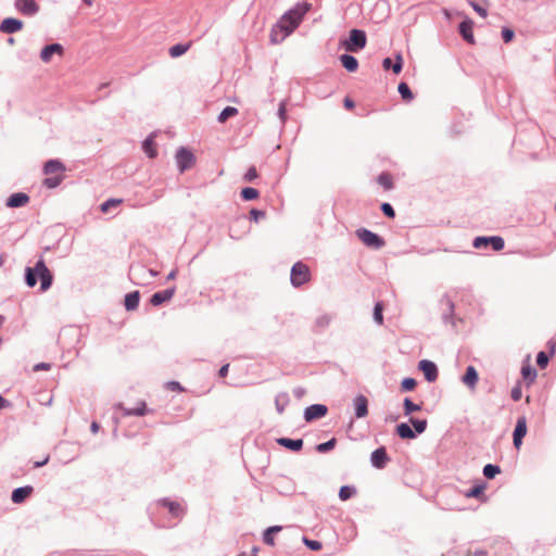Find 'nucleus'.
<instances>
[{"instance_id": "1", "label": "nucleus", "mask_w": 556, "mask_h": 556, "mask_svg": "<svg viewBox=\"0 0 556 556\" xmlns=\"http://www.w3.org/2000/svg\"><path fill=\"white\" fill-rule=\"evenodd\" d=\"M311 4L298 3L287 11L281 18L271 27L269 39L274 45L282 42L301 24L304 15L308 12Z\"/></svg>"}, {"instance_id": "2", "label": "nucleus", "mask_w": 556, "mask_h": 556, "mask_svg": "<svg viewBox=\"0 0 556 556\" xmlns=\"http://www.w3.org/2000/svg\"><path fill=\"white\" fill-rule=\"evenodd\" d=\"M37 277L40 279V291L46 292L52 285L53 276L43 258L38 260L34 268L26 267L25 269V282L29 288L36 286Z\"/></svg>"}, {"instance_id": "3", "label": "nucleus", "mask_w": 556, "mask_h": 556, "mask_svg": "<svg viewBox=\"0 0 556 556\" xmlns=\"http://www.w3.org/2000/svg\"><path fill=\"white\" fill-rule=\"evenodd\" d=\"M366 33L362 29L350 30L349 38L342 42L343 48L349 52H357L366 47Z\"/></svg>"}, {"instance_id": "4", "label": "nucleus", "mask_w": 556, "mask_h": 556, "mask_svg": "<svg viewBox=\"0 0 556 556\" xmlns=\"http://www.w3.org/2000/svg\"><path fill=\"white\" fill-rule=\"evenodd\" d=\"M309 268L302 262H296L291 268L290 280L294 287H301L309 280Z\"/></svg>"}, {"instance_id": "5", "label": "nucleus", "mask_w": 556, "mask_h": 556, "mask_svg": "<svg viewBox=\"0 0 556 556\" xmlns=\"http://www.w3.org/2000/svg\"><path fill=\"white\" fill-rule=\"evenodd\" d=\"M356 236L365 245L369 248L380 249L384 245V240L380 236L366 228L357 229Z\"/></svg>"}, {"instance_id": "6", "label": "nucleus", "mask_w": 556, "mask_h": 556, "mask_svg": "<svg viewBox=\"0 0 556 556\" xmlns=\"http://www.w3.org/2000/svg\"><path fill=\"white\" fill-rule=\"evenodd\" d=\"M473 248L482 249L491 245L494 251H501L504 249V239L500 236L492 237H476L472 242Z\"/></svg>"}, {"instance_id": "7", "label": "nucleus", "mask_w": 556, "mask_h": 556, "mask_svg": "<svg viewBox=\"0 0 556 556\" xmlns=\"http://www.w3.org/2000/svg\"><path fill=\"white\" fill-rule=\"evenodd\" d=\"M176 163L180 173L190 168L194 163V155L186 148H179L176 152Z\"/></svg>"}, {"instance_id": "8", "label": "nucleus", "mask_w": 556, "mask_h": 556, "mask_svg": "<svg viewBox=\"0 0 556 556\" xmlns=\"http://www.w3.org/2000/svg\"><path fill=\"white\" fill-rule=\"evenodd\" d=\"M328 407L324 404H313L305 408L304 419L309 422L314 419L321 418L327 415Z\"/></svg>"}, {"instance_id": "9", "label": "nucleus", "mask_w": 556, "mask_h": 556, "mask_svg": "<svg viewBox=\"0 0 556 556\" xmlns=\"http://www.w3.org/2000/svg\"><path fill=\"white\" fill-rule=\"evenodd\" d=\"M389 460L390 458L383 446L376 448L370 455V463L377 469H383Z\"/></svg>"}, {"instance_id": "10", "label": "nucleus", "mask_w": 556, "mask_h": 556, "mask_svg": "<svg viewBox=\"0 0 556 556\" xmlns=\"http://www.w3.org/2000/svg\"><path fill=\"white\" fill-rule=\"evenodd\" d=\"M527 434V419L526 417H519L516 422V427L513 433L514 446L519 448L522 444V439Z\"/></svg>"}, {"instance_id": "11", "label": "nucleus", "mask_w": 556, "mask_h": 556, "mask_svg": "<svg viewBox=\"0 0 556 556\" xmlns=\"http://www.w3.org/2000/svg\"><path fill=\"white\" fill-rule=\"evenodd\" d=\"M418 368L424 372L425 378L429 382H433L438 378L437 365L428 359H422L418 364Z\"/></svg>"}, {"instance_id": "12", "label": "nucleus", "mask_w": 556, "mask_h": 556, "mask_svg": "<svg viewBox=\"0 0 556 556\" xmlns=\"http://www.w3.org/2000/svg\"><path fill=\"white\" fill-rule=\"evenodd\" d=\"M14 7L25 15H35L39 11V5L35 0H15Z\"/></svg>"}, {"instance_id": "13", "label": "nucleus", "mask_w": 556, "mask_h": 556, "mask_svg": "<svg viewBox=\"0 0 556 556\" xmlns=\"http://www.w3.org/2000/svg\"><path fill=\"white\" fill-rule=\"evenodd\" d=\"M159 503L166 507L169 514L175 518H182L185 515V507L179 502L170 501L169 498H162Z\"/></svg>"}, {"instance_id": "14", "label": "nucleus", "mask_w": 556, "mask_h": 556, "mask_svg": "<svg viewBox=\"0 0 556 556\" xmlns=\"http://www.w3.org/2000/svg\"><path fill=\"white\" fill-rule=\"evenodd\" d=\"M23 28V22L14 18H4L0 24V31L3 34H14Z\"/></svg>"}, {"instance_id": "15", "label": "nucleus", "mask_w": 556, "mask_h": 556, "mask_svg": "<svg viewBox=\"0 0 556 556\" xmlns=\"http://www.w3.org/2000/svg\"><path fill=\"white\" fill-rule=\"evenodd\" d=\"M356 418H364L368 415V400L365 395L358 394L353 400Z\"/></svg>"}, {"instance_id": "16", "label": "nucleus", "mask_w": 556, "mask_h": 556, "mask_svg": "<svg viewBox=\"0 0 556 556\" xmlns=\"http://www.w3.org/2000/svg\"><path fill=\"white\" fill-rule=\"evenodd\" d=\"M28 203H29V197L26 193H24V192H16V193L11 194L8 198L5 205L8 207L15 208V207L25 206Z\"/></svg>"}, {"instance_id": "17", "label": "nucleus", "mask_w": 556, "mask_h": 556, "mask_svg": "<svg viewBox=\"0 0 556 556\" xmlns=\"http://www.w3.org/2000/svg\"><path fill=\"white\" fill-rule=\"evenodd\" d=\"M175 294V288H168L163 291L155 292L150 299V303L153 306H159L166 301H169Z\"/></svg>"}, {"instance_id": "18", "label": "nucleus", "mask_w": 556, "mask_h": 556, "mask_svg": "<svg viewBox=\"0 0 556 556\" xmlns=\"http://www.w3.org/2000/svg\"><path fill=\"white\" fill-rule=\"evenodd\" d=\"M65 172V165L59 160H49L45 163L43 173L46 175H53L59 173L62 175Z\"/></svg>"}, {"instance_id": "19", "label": "nucleus", "mask_w": 556, "mask_h": 556, "mask_svg": "<svg viewBox=\"0 0 556 556\" xmlns=\"http://www.w3.org/2000/svg\"><path fill=\"white\" fill-rule=\"evenodd\" d=\"M53 53L62 54L63 47L60 43H51V45L46 46L40 52V59L45 63H48V62H50Z\"/></svg>"}, {"instance_id": "20", "label": "nucleus", "mask_w": 556, "mask_h": 556, "mask_svg": "<svg viewBox=\"0 0 556 556\" xmlns=\"http://www.w3.org/2000/svg\"><path fill=\"white\" fill-rule=\"evenodd\" d=\"M478 372L473 366H468L466 368V372L462 378L464 384H466L470 389H475L478 382Z\"/></svg>"}, {"instance_id": "21", "label": "nucleus", "mask_w": 556, "mask_h": 556, "mask_svg": "<svg viewBox=\"0 0 556 556\" xmlns=\"http://www.w3.org/2000/svg\"><path fill=\"white\" fill-rule=\"evenodd\" d=\"M277 443H278V445L283 446L293 452H299L303 447L302 439L293 440V439H289V438H279V439H277Z\"/></svg>"}, {"instance_id": "22", "label": "nucleus", "mask_w": 556, "mask_h": 556, "mask_svg": "<svg viewBox=\"0 0 556 556\" xmlns=\"http://www.w3.org/2000/svg\"><path fill=\"white\" fill-rule=\"evenodd\" d=\"M31 493H33V486H30V485L21 486V488L15 489L12 492L11 500L13 503L20 504L26 497H28Z\"/></svg>"}, {"instance_id": "23", "label": "nucleus", "mask_w": 556, "mask_h": 556, "mask_svg": "<svg viewBox=\"0 0 556 556\" xmlns=\"http://www.w3.org/2000/svg\"><path fill=\"white\" fill-rule=\"evenodd\" d=\"M521 376L527 386L530 387L536 379L538 372L529 363L523 364L521 367Z\"/></svg>"}, {"instance_id": "24", "label": "nucleus", "mask_w": 556, "mask_h": 556, "mask_svg": "<svg viewBox=\"0 0 556 556\" xmlns=\"http://www.w3.org/2000/svg\"><path fill=\"white\" fill-rule=\"evenodd\" d=\"M140 301V293L139 291H132L125 295L124 305L127 311H135Z\"/></svg>"}, {"instance_id": "25", "label": "nucleus", "mask_w": 556, "mask_h": 556, "mask_svg": "<svg viewBox=\"0 0 556 556\" xmlns=\"http://www.w3.org/2000/svg\"><path fill=\"white\" fill-rule=\"evenodd\" d=\"M459 33L467 42H469V43L475 42L471 21L462 22L459 24Z\"/></svg>"}, {"instance_id": "26", "label": "nucleus", "mask_w": 556, "mask_h": 556, "mask_svg": "<svg viewBox=\"0 0 556 556\" xmlns=\"http://www.w3.org/2000/svg\"><path fill=\"white\" fill-rule=\"evenodd\" d=\"M340 62L342 64V66L348 71V72H355L358 67V61L356 60L355 56L351 55V54H342L340 56Z\"/></svg>"}, {"instance_id": "27", "label": "nucleus", "mask_w": 556, "mask_h": 556, "mask_svg": "<svg viewBox=\"0 0 556 556\" xmlns=\"http://www.w3.org/2000/svg\"><path fill=\"white\" fill-rule=\"evenodd\" d=\"M396 433L401 439L412 440L416 438L415 431L406 422L397 425Z\"/></svg>"}, {"instance_id": "28", "label": "nucleus", "mask_w": 556, "mask_h": 556, "mask_svg": "<svg viewBox=\"0 0 556 556\" xmlns=\"http://www.w3.org/2000/svg\"><path fill=\"white\" fill-rule=\"evenodd\" d=\"M290 397L287 392H280L275 397L276 409L279 414H282L286 407L289 405Z\"/></svg>"}, {"instance_id": "29", "label": "nucleus", "mask_w": 556, "mask_h": 556, "mask_svg": "<svg viewBox=\"0 0 556 556\" xmlns=\"http://www.w3.org/2000/svg\"><path fill=\"white\" fill-rule=\"evenodd\" d=\"M125 416H143L147 414V404L143 401L137 403L134 408H123Z\"/></svg>"}, {"instance_id": "30", "label": "nucleus", "mask_w": 556, "mask_h": 556, "mask_svg": "<svg viewBox=\"0 0 556 556\" xmlns=\"http://www.w3.org/2000/svg\"><path fill=\"white\" fill-rule=\"evenodd\" d=\"M191 47V42L188 43H177L169 48L168 53L170 58L176 59L185 54Z\"/></svg>"}, {"instance_id": "31", "label": "nucleus", "mask_w": 556, "mask_h": 556, "mask_svg": "<svg viewBox=\"0 0 556 556\" xmlns=\"http://www.w3.org/2000/svg\"><path fill=\"white\" fill-rule=\"evenodd\" d=\"M142 149L144 151V153L149 156V157H155L156 156V150L154 148V141H153V137L150 136L148 137L143 143H142Z\"/></svg>"}, {"instance_id": "32", "label": "nucleus", "mask_w": 556, "mask_h": 556, "mask_svg": "<svg viewBox=\"0 0 556 556\" xmlns=\"http://www.w3.org/2000/svg\"><path fill=\"white\" fill-rule=\"evenodd\" d=\"M356 494V489L353 485H343L340 488L339 497L341 501H348Z\"/></svg>"}, {"instance_id": "33", "label": "nucleus", "mask_w": 556, "mask_h": 556, "mask_svg": "<svg viewBox=\"0 0 556 556\" xmlns=\"http://www.w3.org/2000/svg\"><path fill=\"white\" fill-rule=\"evenodd\" d=\"M238 114V110L235 106H226L218 115L217 121L219 123H225L229 117L236 116Z\"/></svg>"}, {"instance_id": "34", "label": "nucleus", "mask_w": 556, "mask_h": 556, "mask_svg": "<svg viewBox=\"0 0 556 556\" xmlns=\"http://www.w3.org/2000/svg\"><path fill=\"white\" fill-rule=\"evenodd\" d=\"M64 179V176L63 175H58V176H51V177H47L43 179V186L49 188V189H53V188H56Z\"/></svg>"}, {"instance_id": "35", "label": "nucleus", "mask_w": 556, "mask_h": 556, "mask_svg": "<svg viewBox=\"0 0 556 556\" xmlns=\"http://www.w3.org/2000/svg\"><path fill=\"white\" fill-rule=\"evenodd\" d=\"M403 407L405 416L421 409L420 405L413 403L408 397L404 399Z\"/></svg>"}, {"instance_id": "36", "label": "nucleus", "mask_w": 556, "mask_h": 556, "mask_svg": "<svg viewBox=\"0 0 556 556\" xmlns=\"http://www.w3.org/2000/svg\"><path fill=\"white\" fill-rule=\"evenodd\" d=\"M378 182L386 190H390L393 187L392 177L388 173H382L378 176Z\"/></svg>"}, {"instance_id": "37", "label": "nucleus", "mask_w": 556, "mask_h": 556, "mask_svg": "<svg viewBox=\"0 0 556 556\" xmlns=\"http://www.w3.org/2000/svg\"><path fill=\"white\" fill-rule=\"evenodd\" d=\"M500 472H501V468L497 465L488 464L483 468V475L488 479H493Z\"/></svg>"}, {"instance_id": "38", "label": "nucleus", "mask_w": 556, "mask_h": 556, "mask_svg": "<svg viewBox=\"0 0 556 556\" xmlns=\"http://www.w3.org/2000/svg\"><path fill=\"white\" fill-rule=\"evenodd\" d=\"M399 93L404 100L410 101L414 96L407 84L401 83L397 87Z\"/></svg>"}, {"instance_id": "39", "label": "nucleus", "mask_w": 556, "mask_h": 556, "mask_svg": "<svg viewBox=\"0 0 556 556\" xmlns=\"http://www.w3.org/2000/svg\"><path fill=\"white\" fill-rule=\"evenodd\" d=\"M241 197L245 201H251L258 197V191L255 188L247 187L242 189Z\"/></svg>"}, {"instance_id": "40", "label": "nucleus", "mask_w": 556, "mask_h": 556, "mask_svg": "<svg viewBox=\"0 0 556 556\" xmlns=\"http://www.w3.org/2000/svg\"><path fill=\"white\" fill-rule=\"evenodd\" d=\"M410 424L413 425L415 429V433H422L427 428V420L426 419H409Z\"/></svg>"}, {"instance_id": "41", "label": "nucleus", "mask_w": 556, "mask_h": 556, "mask_svg": "<svg viewBox=\"0 0 556 556\" xmlns=\"http://www.w3.org/2000/svg\"><path fill=\"white\" fill-rule=\"evenodd\" d=\"M337 440L334 438L330 439L327 442L320 443L316 446V450L319 453H326L330 450H332L336 446Z\"/></svg>"}, {"instance_id": "42", "label": "nucleus", "mask_w": 556, "mask_h": 556, "mask_svg": "<svg viewBox=\"0 0 556 556\" xmlns=\"http://www.w3.org/2000/svg\"><path fill=\"white\" fill-rule=\"evenodd\" d=\"M484 484H478L466 492V497H479L484 491Z\"/></svg>"}, {"instance_id": "43", "label": "nucleus", "mask_w": 556, "mask_h": 556, "mask_svg": "<svg viewBox=\"0 0 556 556\" xmlns=\"http://www.w3.org/2000/svg\"><path fill=\"white\" fill-rule=\"evenodd\" d=\"M302 542L312 551H319L323 547V545L319 541L309 540L306 536L302 538Z\"/></svg>"}, {"instance_id": "44", "label": "nucleus", "mask_w": 556, "mask_h": 556, "mask_svg": "<svg viewBox=\"0 0 556 556\" xmlns=\"http://www.w3.org/2000/svg\"><path fill=\"white\" fill-rule=\"evenodd\" d=\"M121 203H122V200H121V199H109V200H106L105 202H103V203L101 204V211H102L103 213H106V212H109V210H110L111 207H113V206H117V205H118V204H121Z\"/></svg>"}, {"instance_id": "45", "label": "nucleus", "mask_w": 556, "mask_h": 556, "mask_svg": "<svg viewBox=\"0 0 556 556\" xmlns=\"http://www.w3.org/2000/svg\"><path fill=\"white\" fill-rule=\"evenodd\" d=\"M511 399L517 402L522 397L521 382L518 381L510 391Z\"/></svg>"}, {"instance_id": "46", "label": "nucleus", "mask_w": 556, "mask_h": 556, "mask_svg": "<svg viewBox=\"0 0 556 556\" xmlns=\"http://www.w3.org/2000/svg\"><path fill=\"white\" fill-rule=\"evenodd\" d=\"M374 320L381 325L383 323V316H382V305L381 303H376L374 308Z\"/></svg>"}, {"instance_id": "47", "label": "nucleus", "mask_w": 556, "mask_h": 556, "mask_svg": "<svg viewBox=\"0 0 556 556\" xmlns=\"http://www.w3.org/2000/svg\"><path fill=\"white\" fill-rule=\"evenodd\" d=\"M401 387L403 391H412L416 387V380L413 378H404Z\"/></svg>"}, {"instance_id": "48", "label": "nucleus", "mask_w": 556, "mask_h": 556, "mask_svg": "<svg viewBox=\"0 0 556 556\" xmlns=\"http://www.w3.org/2000/svg\"><path fill=\"white\" fill-rule=\"evenodd\" d=\"M277 115H278L281 124H285L287 121V104L285 101L280 102Z\"/></svg>"}, {"instance_id": "49", "label": "nucleus", "mask_w": 556, "mask_h": 556, "mask_svg": "<svg viewBox=\"0 0 556 556\" xmlns=\"http://www.w3.org/2000/svg\"><path fill=\"white\" fill-rule=\"evenodd\" d=\"M536 364L541 367V368H545L546 365L548 364V356L545 352H540L536 356Z\"/></svg>"}, {"instance_id": "50", "label": "nucleus", "mask_w": 556, "mask_h": 556, "mask_svg": "<svg viewBox=\"0 0 556 556\" xmlns=\"http://www.w3.org/2000/svg\"><path fill=\"white\" fill-rule=\"evenodd\" d=\"M515 36V33L513 29L508 28V27H504L502 29V38L503 40L507 43V42H510L513 40Z\"/></svg>"}, {"instance_id": "51", "label": "nucleus", "mask_w": 556, "mask_h": 556, "mask_svg": "<svg viewBox=\"0 0 556 556\" xmlns=\"http://www.w3.org/2000/svg\"><path fill=\"white\" fill-rule=\"evenodd\" d=\"M469 4L481 17H486V15H488L486 9L482 8L475 1H470Z\"/></svg>"}, {"instance_id": "52", "label": "nucleus", "mask_w": 556, "mask_h": 556, "mask_svg": "<svg viewBox=\"0 0 556 556\" xmlns=\"http://www.w3.org/2000/svg\"><path fill=\"white\" fill-rule=\"evenodd\" d=\"M381 211L383 212V214L388 217H391L393 218L395 216V212H394V208L392 207V205L390 203H383L381 205Z\"/></svg>"}, {"instance_id": "53", "label": "nucleus", "mask_w": 556, "mask_h": 556, "mask_svg": "<svg viewBox=\"0 0 556 556\" xmlns=\"http://www.w3.org/2000/svg\"><path fill=\"white\" fill-rule=\"evenodd\" d=\"M250 216H251V219H253L254 222H258L260 218L265 217V212L257 210V208H252L250 211Z\"/></svg>"}, {"instance_id": "54", "label": "nucleus", "mask_w": 556, "mask_h": 556, "mask_svg": "<svg viewBox=\"0 0 556 556\" xmlns=\"http://www.w3.org/2000/svg\"><path fill=\"white\" fill-rule=\"evenodd\" d=\"M402 67H403V59H402L401 54H397L395 63L392 64V71L395 74H399L402 71Z\"/></svg>"}, {"instance_id": "55", "label": "nucleus", "mask_w": 556, "mask_h": 556, "mask_svg": "<svg viewBox=\"0 0 556 556\" xmlns=\"http://www.w3.org/2000/svg\"><path fill=\"white\" fill-rule=\"evenodd\" d=\"M257 177V172H256V168L254 166L250 167L245 175H244V180L245 181H252L254 180L255 178Z\"/></svg>"}, {"instance_id": "56", "label": "nucleus", "mask_w": 556, "mask_h": 556, "mask_svg": "<svg viewBox=\"0 0 556 556\" xmlns=\"http://www.w3.org/2000/svg\"><path fill=\"white\" fill-rule=\"evenodd\" d=\"M263 541L265 544H267L269 546L275 545L274 535H273V533L268 532L267 530H265V532L263 534Z\"/></svg>"}, {"instance_id": "57", "label": "nucleus", "mask_w": 556, "mask_h": 556, "mask_svg": "<svg viewBox=\"0 0 556 556\" xmlns=\"http://www.w3.org/2000/svg\"><path fill=\"white\" fill-rule=\"evenodd\" d=\"M34 369L35 370H48V369H50V364L39 363V364L35 365Z\"/></svg>"}, {"instance_id": "58", "label": "nucleus", "mask_w": 556, "mask_h": 556, "mask_svg": "<svg viewBox=\"0 0 556 556\" xmlns=\"http://www.w3.org/2000/svg\"><path fill=\"white\" fill-rule=\"evenodd\" d=\"M10 406L11 403L0 394V410Z\"/></svg>"}, {"instance_id": "59", "label": "nucleus", "mask_w": 556, "mask_h": 556, "mask_svg": "<svg viewBox=\"0 0 556 556\" xmlns=\"http://www.w3.org/2000/svg\"><path fill=\"white\" fill-rule=\"evenodd\" d=\"M228 368H229V365H228V364H226V365L222 366V367L219 368V370H218V375H219V377H222V378L226 377V376H227V374H228Z\"/></svg>"}, {"instance_id": "60", "label": "nucleus", "mask_w": 556, "mask_h": 556, "mask_svg": "<svg viewBox=\"0 0 556 556\" xmlns=\"http://www.w3.org/2000/svg\"><path fill=\"white\" fill-rule=\"evenodd\" d=\"M382 66L387 71L392 68V60L390 58H386L382 62Z\"/></svg>"}, {"instance_id": "61", "label": "nucleus", "mask_w": 556, "mask_h": 556, "mask_svg": "<svg viewBox=\"0 0 556 556\" xmlns=\"http://www.w3.org/2000/svg\"><path fill=\"white\" fill-rule=\"evenodd\" d=\"M168 387H169V389H170V390H173V391L181 390V387H180L179 382H177V381H170V382H168Z\"/></svg>"}, {"instance_id": "62", "label": "nucleus", "mask_w": 556, "mask_h": 556, "mask_svg": "<svg viewBox=\"0 0 556 556\" xmlns=\"http://www.w3.org/2000/svg\"><path fill=\"white\" fill-rule=\"evenodd\" d=\"M330 321V318L328 316H321L319 319H318V324L320 326H327Z\"/></svg>"}, {"instance_id": "63", "label": "nucleus", "mask_w": 556, "mask_h": 556, "mask_svg": "<svg viewBox=\"0 0 556 556\" xmlns=\"http://www.w3.org/2000/svg\"><path fill=\"white\" fill-rule=\"evenodd\" d=\"M293 393L296 397H301L305 393V390L301 387H298L293 390Z\"/></svg>"}, {"instance_id": "64", "label": "nucleus", "mask_w": 556, "mask_h": 556, "mask_svg": "<svg viewBox=\"0 0 556 556\" xmlns=\"http://www.w3.org/2000/svg\"><path fill=\"white\" fill-rule=\"evenodd\" d=\"M446 306L448 308L450 314H453L454 312V303L448 298L445 299Z\"/></svg>"}]
</instances>
